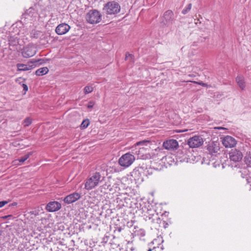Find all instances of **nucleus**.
Returning <instances> with one entry per match:
<instances>
[{"label": "nucleus", "instance_id": "38", "mask_svg": "<svg viewBox=\"0 0 251 251\" xmlns=\"http://www.w3.org/2000/svg\"><path fill=\"white\" fill-rule=\"evenodd\" d=\"M201 163H205V164H209V160H206V161L205 162V158L203 157V160L201 161Z\"/></svg>", "mask_w": 251, "mask_h": 251}, {"label": "nucleus", "instance_id": "11", "mask_svg": "<svg viewBox=\"0 0 251 251\" xmlns=\"http://www.w3.org/2000/svg\"><path fill=\"white\" fill-rule=\"evenodd\" d=\"M81 197V194L78 192H74L70 194L64 198V201L65 203L69 204L74 203L78 200Z\"/></svg>", "mask_w": 251, "mask_h": 251}, {"label": "nucleus", "instance_id": "14", "mask_svg": "<svg viewBox=\"0 0 251 251\" xmlns=\"http://www.w3.org/2000/svg\"><path fill=\"white\" fill-rule=\"evenodd\" d=\"M219 145V143L212 142L207 145V150L211 155L216 156L220 151Z\"/></svg>", "mask_w": 251, "mask_h": 251}, {"label": "nucleus", "instance_id": "40", "mask_svg": "<svg viewBox=\"0 0 251 251\" xmlns=\"http://www.w3.org/2000/svg\"><path fill=\"white\" fill-rule=\"evenodd\" d=\"M195 24H196V25H198V24L199 23H201V22H199V19H197V20H196V19H195Z\"/></svg>", "mask_w": 251, "mask_h": 251}, {"label": "nucleus", "instance_id": "34", "mask_svg": "<svg viewBox=\"0 0 251 251\" xmlns=\"http://www.w3.org/2000/svg\"><path fill=\"white\" fill-rule=\"evenodd\" d=\"M94 104L95 103L93 101H90L87 105V107L88 108H91L94 106Z\"/></svg>", "mask_w": 251, "mask_h": 251}, {"label": "nucleus", "instance_id": "22", "mask_svg": "<svg viewBox=\"0 0 251 251\" xmlns=\"http://www.w3.org/2000/svg\"><path fill=\"white\" fill-rule=\"evenodd\" d=\"M31 154L32 152H29L25 154L24 156H22L21 158H19L18 159L14 160L13 162L15 164H17V162H19L20 163V164H22L25 161H26Z\"/></svg>", "mask_w": 251, "mask_h": 251}, {"label": "nucleus", "instance_id": "12", "mask_svg": "<svg viewBox=\"0 0 251 251\" xmlns=\"http://www.w3.org/2000/svg\"><path fill=\"white\" fill-rule=\"evenodd\" d=\"M222 144L226 148H232L234 147L237 142L236 140L232 137L227 135L224 137L222 139Z\"/></svg>", "mask_w": 251, "mask_h": 251}, {"label": "nucleus", "instance_id": "10", "mask_svg": "<svg viewBox=\"0 0 251 251\" xmlns=\"http://www.w3.org/2000/svg\"><path fill=\"white\" fill-rule=\"evenodd\" d=\"M229 159L235 162L240 161L243 158L242 152L236 149H231L229 153Z\"/></svg>", "mask_w": 251, "mask_h": 251}, {"label": "nucleus", "instance_id": "30", "mask_svg": "<svg viewBox=\"0 0 251 251\" xmlns=\"http://www.w3.org/2000/svg\"><path fill=\"white\" fill-rule=\"evenodd\" d=\"M186 82H192V83H194L195 84H198L200 85L203 87H210V85H208L207 83H203L202 81L197 82V81H195L189 80V81H187Z\"/></svg>", "mask_w": 251, "mask_h": 251}, {"label": "nucleus", "instance_id": "33", "mask_svg": "<svg viewBox=\"0 0 251 251\" xmlns=\"http://www.w3.org/2000/svg\"><path fill=\"white\" fill-rule=\"evenodd\" d=\"M89 124V121L88 120H84L81 124V128H85L88 127Z\"/></svg>", "mask_w": 251, "mask_h": 251}, {"label": "nucleus", "instance_id": "20", "mask_svg": "<svg viewBox=\"0 0 251 251\" xmlns=\"http://www.w3.org/2000/svg\"><path fill=\"white\" fill-rule=\"evenodd\" d=\"M174 20V13L172 10L166 11L163 15V22L165 25H169L172 23Z\"/></svg>", "mask_w": 251, "mask_h": 251}, {"label": "nucleus", "instance_id": "17", "mask_svg": "<svg viewBox=\"0 0 251 251\" xmlns=\"http://www.w3.org/2000/svg\"><path fill=\"white\" fill-rule=\"evenodd\" d=\"M36 53V50L33 46H28L25 48L22 51L24 57L28 58L33 56Z\"/></svg>", "mask_w": 251, "mask_h": 251}, {"label": "nucleus", "instance_id": "13", "mask_svg": "<svg viewBox=\"0 0 251 251\" xmlns=\"http://www.w3.org/2000/svg\"><path fill=\"white\" fill-rule=\"evenodd\" d=\"M163 146L166 150H174L178 148V143L175 139H169L163 142Z\"/></svg>", "mask_w": 251, "mask_h": 251}, {"label": "nucleus", "instance_id": "41", "mask_svg": "<svg viewBox=\"0 0 251 251\" xmlns=\"http://www.w3.org/2000/svg\"><path fill=\"white\" fill-rule=\"evenodd\" d=\"M163 224H165V225H164V227H165V228L167 227V226H168V224H167V223H165V222H164V221L163 222Z\"/></svg>", "mask_w": 251, "mask_h": 251}, {"label": "nucleus", "instance_id": "5", "mask_svg": "<svg viewBox=\"0 0 251 251\" xmlns=\"http://www.w3.org/2000/svg\"><path fill=\"white\" fill-rule=\"evenodd\" d=\"M135 160V157L133 154L126 153L119 158L118 163L121 167L126 168L131 166Z\"/></svg>", "mask_w": 251, "mask_h": 251}, {"label": "nucleus", "instance_id": "42", "mask_svg": "<svg viewBox=\"0 0 251 251\" xmlns=\"http://www.w3.org/2000/svg\"><path fill=\"white\" fill-rule=\"evenodd\" d=\"M2 230L0 229V236H1V235H2Z\"/></svg>", "mask_w": 251, "mask_h": 251}, {"label": "nucleus", "instance_id": "26", "mask_svg": "<svg viewBox=\"0 0 251 251\" xmlns=\"http://www.w3.org/2000/svg\"><path fill=\"white\" fill-rule=\"evenodd\" d=\"M134 233L136 235L139 236L140 237H144L146 234V232L145 230L142 228L136 230L134 231Z\"/></svg>", "mask_w": 251, "mask_h": 251}, {"label": "nucleus", "instance_id": "8", "mask_svg": "<svg viewBox=\"0 0 251 251\" xmlns=\"http://www.w3.org/2000/svg\"><path fill=\"white\" fill-rule=\"evenodd\" d=\"M203 138L199 135H195L188 140L187 144L190 148H196L202 146L203 144Z\"/></svg>", "mask_w": 251, "mask_h": 251}, {"label": "nucleus", "instance_id": "29", "mask_svg": "<svg viewBox=\"0 0 251 251\" xmlns=\"http://www.w3.org/2000/svg\"><path fill=\"white\" fill-rule=\"evenodd\" d=\"M93 91V87L92 86H86L84 88L85 94H88Z\"/></svg>", "mask_w": 251, "mask_h": 251}, {"label": "nucleus", "instance_id": "23", "mask_svg": "<svg viewBox=\"0 0 251 251\" xmlns=\"http://www.w3.org/2000/svg\"><path fill=\"white\" fill-rule=\"evenodd\" d=\"M48 72L49 69L47 67H43L36 70L35 74L38 76H42L47 74Z\"/></svg>", "mask_w": 251, "mask_h": 251}, {"label": "nucleus", "instance_id": "6", "mask_svg": "<svg viewBox=\"0 0 251 251\" xmlns=\"http://www.w3.org/2000/svg\"><path fill=\"white\" fill-rule=\"evenodd\" d=\"M163 240L161 237H158L154 239L150 244H149V248L147 251H161L163 250V246L162 243Z\"/></svg>", "mask_w": 251, "mask_h": 251}, {"label": "nucleus", "instance_id": "39", "mask_svg": "<svg viewBox=\"0 0 251 251\" xmlns=\"http://www.w3.org/2000/svg\"><path fill=\"white\" fill-rule=\"evenodd\" d=\"M17 205V202H14L9 205L10 206H16Z\"/></svg>", "mask_w": 251, "mask_h": 251}, {"label": "nucleus", "instance_id": "28", "mask_svg": "<svg viewBox=\"0 0 251 251\" xmlns=\"http://www.w3.org/2000/svg\"><path fill=\"white\" fill-rule=\"evenodd\" d=\"M245 162L248 167L251 168V154H249L245 157Z\"/></svg>", "mask_w": 251, "mask_h": 251}, {"label": "nucleus", "instance_id": "4", "mask_svg": "<svg viewBox=\"0 0 251 251\" xmlns=\"http://www.w3.org/2000/svg\"><path fill=\"white\" fill-rule=\"evenodd\" d=\"M103 10L107 15H116L120 12L121 6L117 2L111 1L104 5Z\"/></svg>", "mask_w": 251, "mask_h": 251}, {"label": "nucleus", "instance_id": "31", "mask_svg": "<svg viewBox=\"0 0 251 251\" xmlns=\"http://www.w3.org/2000/svg\"><path fill=\"white\" fill-rule=\"evenodd\" d=\"M191 8L192 4H188L187 6L184 9H183V10L182 11V13L184 15L187 14L191 10Z\"/></svg>", "mask_w": 251, "mask_h": 251}, {"label": "nucleus", "instance_id": "2", "mask_svg": "<svg viewBox=\"0 0 251 251\" xmlns=\"http://www.w3.org/2000/svg\"><path fill=\"white\" fill-rule=\"evenodd\" d=\"M100 173L96 172L91 174L86 179L85 183V189L88 191L91 190L99 185L104 179Z\"/></svg>", "mask_w": 251, "mask_h": 251}, {"label": "nucleus", "instance_id": "25", "mask_svg": "<svg viewBox=\"0 0 251 251\" xmlns=\"http://www.w3.org/2000/svg\"><path fill=\"white\" fill-rule=\"evenodd\" d=\"M111 177H108L107 178V180L105 181V183L102 186V188L104 189H109L111 190V184L110 182Z\"/></svg>", "mask_w": 251, "mask_h": 251}, {"label": "nucleus", "instance_id": "15", "mask_svg": "<svg viewBox=\"0 0 251 251\" xmlns=\"http://www.w3.org/2000/svg\"><path fill=\"white\" fill-rule=\"evenodd\" d=\"M61 207V204L56 201L49 202L46 206V210L50 212H53L59 210Z\"/></svg>", "mask_w": 251, "mask_h": 251}, {"label": "nucleus", "instance_id": "18", "mask_svg": "<svg viewBox=\"0 0 251 251\" xmlns=\"http://www.w3.org/2000/svg\"><path fill=\"white\" fill-rule=\"evenodd\" d=\"M39 60H33L31 61V63H33V65H30L29 63L27 64H17V67L18 68V70L20 71H28L31 69H32L34 67L33 66H35L36 64L39 62Z\"/></svg>", "mask_w": 251, "mask_h": 251}, {"label": "nucleus", "instance_id": "27", "mask_svg": "<svg viewBox=\"0 0 251 251\" xmlns=\"http://www.w3.org/2000/svg\"><path fill=\"white\" fill-rule=\"evenodd\" d=\"M40 34V32L36 30H33L30 32L31 38H38Z\"/></svg>", "mask_w": 251, "mask_h": 251}, {"label": "nucleus", "instance_id": "3", "mask_svg": "<svg viewBox=\"0 0 251 251\" xmlns=\"http://www.w3.org/2000/svg\"><path fill=\"white\" fill-rule=\"evenodd\" d=\"M101 17L102 15L99 11L92 9L86 14L85 19L89 24L94 25L100 23L101 20Z\"/></svg>", "mask_w": 251, "mask_h": 251}, {"label": "nucleus", "instance_id": "7", "mask_svg": "<svg viewBox=\"0 0 251 251\" xmlns=\"http://www.w3.org/2000/svg\"><path fill=\"white\" fill-rule=\"evenodd\" d=\"M37 13L34 8L31 7L26 10L22 15V20L25 22L35 20L37 17Z\"/></svg>", "mask_w": 251, "mask_h": 251}, {"label": "nucleus", "instance_id": "35", "mask_svg": "<svg viewBox=\"0 0 251 251\" xmlns=\"http://www.w3.org/2000/svg\"><path fill=\"white\" fill-rule=\"evenodd\" d=\"M8 202L7 201H0V208L3 207L5 204H6Z\"/></svg>", "mask_w": 251, "mask_h": 251}, {"label": "nucleus", "instance_id": "19", "mask_svg": "<svg viewBox=\"0 0 251 251\" xmlns=\"http://www.w3.org/2000/svg\"><path fill=\"white\" fill-rule=\"evenodd\" d=\"M151 141L148 140H143V141H141L136 143V145H135L136 147H140V146L142 147H140L138 149V151H135V153L138 155V153H139V151L140 150V151H141L140 152V153L141 154H144L142 152L145 149V147L149 146V145H151Z\"/></svg>", "mask_w": 251, "mask_h": 251}, {"label": "nucleus", "instance_id": "36", "mask_svg": "<svg viewBox=\"0 0 251 251\" xmlns=\"http://www.w3.org/2000/svg\"><path fill=\"white\" fill-rule=\"evenodd\" d=\"M128 57L132 58V55L127 52L126 54V60H127Z\"/></svg>", "mask_w": 251, "mask_h": 251}, {"label": "nucleus", "instance_id": "21", "mask_svg": "<svg viewBox=\"0 0 251 251\" xmlns=\"http://www.w3.org/2000/svg\"><path fill=\"white\" fill-rule=\"evenodd\" d=\"M236 81L241 90H244L245 88L246 84L243 76H237Z\"/></svg>", "mask_w": 251, "mask_h": 251}, {"label": "nucleus", "instance_id": "37", "mask_svg": "<svg viewBox=\"0 0 251 251\" xmlns=\"http://www.w3.org/2000/svg\"><path fill=\"white\" fill-rule=\"evenodd\" d=\"M23 89H24V91H27L28 90V87H27L26 84H23Z\"/></svg>", "mask_w": 251, "mask_h": 251}, {"label": "nucleus", "instance_id": "9", "mask_svg": "<svg viewBox=\"0 0 251 251\" xmlns=\"http://www.w3.org/2000/svg\"><path fill=\"white\" fill-rule=\"evenodd\" d=\"M144 168L134 169L131 173V176L136 182H141L144 180Z\"/></svg>", "mask_w": 251, "mask_h": 251}, {"label": "nucleus", "instance_id": "32", "mask_svg": "<svg viewBox=\"0 0 251 251\" xmlns=\"http://www.w3.org/2000/svg\"><path fill=\"white\" fill-rule=\"evenodd\" d=\"M24 126H27L32 123V120L30 118L27 117L24 120Z\"/></svg>", "mask_w": 251, "mask_h": 251}, {"label": "nucleus", "instance_id": "24", "mask_svg": "<svg viewBox=\"0 0 251 251\" xmlns=\"http://www.w3.org/2000/svg\"><path fill=\"white\" fill-rule=\"evenodd\" d=\"M153 170L158 171L160 170L161 168L159 169L158 168H155L154 166H152V167H151L149 169H146V170L144 169V175H146V176H148V175H151L153 173Z\"/></svg>", "mask_w": 251, "mask_h": 251}, {"label": "nucleus", "instance_id": "1", "mask_svg": "<svg viewBox=\"0 0 251 251\" xmlns=\"http://www.w3.org/2000/svg\"><path fill=\"white\" fill-rule=\"evenodd\" d=\"M139 150L138 154V158L142 159H153L155 160L161 161L163 163H165L167 156L166 155L165 151L163 149L157 148L152 151L151 153H146L145 154H141Z\"/></svg>", "mask_w": 251, "mask_h": 251}, {"label": "nucleus", "instance_id": "16", "mask_svg": "<svg viewBox=\"0 0 251 251\" xmlns=\"http://www.w3.org/2000/svg\"><path fill=\"white\" fill-rule=\"evenodd\" d=\"M70 29V26L68 24L63 23L57 26L55 29V32L58 35H63L68 32Z\"/></svg>", "mask_w": 251, "mask_h": 251}]
</instances>
